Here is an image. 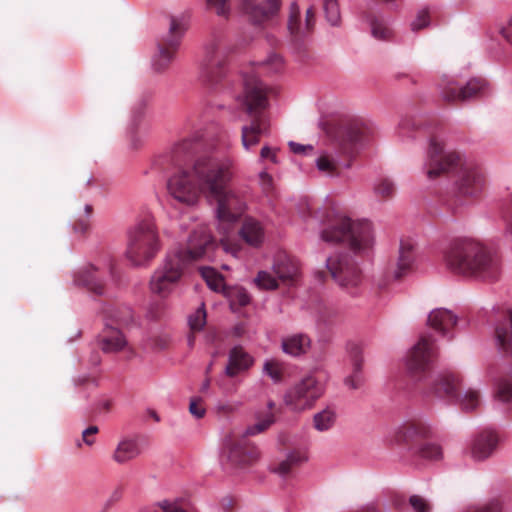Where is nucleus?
<instances>
[{
  "label": "nucleus",
  "mask_w": 512,
  "mask_h": 512,
  "mask_svg": "<svg viewBox=\"0 0 512 512\" xmlns=\"http://www.w3.org/2000/svg\"><path fill=\"white\" fill-rule=\"evenodd\" d=\"M199 143L195 140L185 139L176 144L169 153L160 156L154 165L171 175L167 179V191L175 201L193 205L201 193L216 191L218 187L212 177H215L219 168L218 158L203 156L193 161Z\"/></svg>",
  "instance_id": "f257e3e1"
},
{
  "label": "nucleus",
  "mask_w": 512,
  "mask_h": 512,
  "mask_svg": "<svg viewBox=\"0 0 512 512\" xmlns=\"http://www.w3.org/2000/svg\"><path fill=\"white\" fill-rule=\"evenodd\" d=\"M436 357L435 340L432 335H422L406 357V367L416 381H427L424 394L459 405L465 411H473L480 405L479 391L468 389L459 393L458 378L451 373H431L433 359Z\"/></svg>",
  "instance_id": "f03ea898"
},
{
  "label": "nucleus",
  "mask_w": 512,
  "mask_h": 512,
  "mask_svg": "<svg viewBox=\"0 0 512 512\" xmlns=\"http://www.w3.org/2000/svg\"><path fill=\"white\" fill-rule=\"evenodd\" d=\"M445 266L452 273L494 282L502 272L501 259L491 247L468 237L456 238L443 252Z\"/></svg>",
  "instance_id": "7ed1b4c3"
},
{
  "label": "nucleus",
  "mask_w": 512,
  "mask_h": 512,
  "mask_svg": "<svg viewBox=\"0 0 512 512\" xmlns=\"http://www.w3.org/2000/svg\"><path fill=\"white\" fill-rule=\"evenodd\" d=\"M333 151H326L315 159L320 172L338 176L341 168L349 169L359 152L374 134L373 127L359 118L335 125L331 130Z\"/></svg>",
  "instance_id": "20e7f679"
},
{
  "label": "nucleus",
  "mask_w": 512,
  "mask_h": 512,
  "mask_svg": "<svg viewBox=\"0 0 512 512\" xmlns=\"http://www.w3.org/2000/svg\"><path fill=\"white\" fill-rule=\"evenodd\" d=\"M423 169L431 180L443 173L456 172L455 190L461 197H475L481 193L485 178L481 168L463 159L455 151H446L437 137L429 138Z\"/></svg>",
  "instance_id": "39448f33"
},
{
  "label": "nucleus",
  "mask_w": 512,
  "mask_h": 512,
  "mask_svg": "<svg viewBox=\"0 0 512 512\" xmlns=\"http://www.w3.org/2000/svg\"><path fill=\"white\" fill-rule=\"evenodd\" d=\"M243 93L236 97L237 102L251 118L250 123L241 128V141L245 150L255 147L260 137L269 135L270 120L266 113L269 106L265 84L254 73L243 75Z\"/></svg>",
  "instance_id": "423d86ee"
},
{
  "label": "nucleus",
  "mask_w": 512,
  "mask_h": 512,
  "mask_svg": "<svg viewBox=\"0 0 512 512\" xmlns=\"http://www.w3.org/2000/svg\"><path fill=\"white\" fill-rule=\"evenodd\" d=\"M320 237L331 244L345 243L355 253L367 252L375 242L373 225L369 220L353 221L340 215L324 224Z\"/></svg>",
  "instance_id": "0eeeda50"
},
{
  "label": "nucleus",
  "mask_w": 512,
  "mask_h": 512,
  "mask_svg": "<svg viewBox=\"0 0 512 512\" xmlns=\"http://www.w3.org/2000/svg\"><path fill=\"white\" fill-rule=\"evenodd\" d=\"M219 172L212 177L215 181L216 191H206V196L217 201L215 210L216 218L221 223L232 224L243 214L246 204L235 192L228 189L232 179L231 162L227 159H219L217 162Z\"/></svg>",
  "instance_id": "6e6552de"
},
{
  "label": "nucleus",
  "mask_w": 512,
  "mask_h": 512,
  "mask_svg": "<svg viewBox=\"0 0 512 512\" xmlns=\"http://www.w3.org/2000/svg\"><path fill=\"white\" fill-rule=\"evenodd\" d=\"M160 249L154 221L144 218L128 230L126 256L134 266L148 264Z\"/></svg>",
  "instance_id": "1a4fd4ad"
},
{
  "label": "nucleus",
  "mask_w": 512,
  "mask_h": 512,
  "mask_svg": "<svg viewBox=\"0 0 512 512\" xmlns=\"http://www.w3.org/2000/svg\"><path fill=\"white\" fill-rule=\"evenodd\" d=\"M326 270L314 272L315 278L323 282L328 275L352 296L358 294V287L362 282L361 270L356 261L347 253H341L325 260Z\"/></svg>",
  "instance_id": "9d476101"
},
{
  "label": "nucleus",
  "mask_w": 512,
  "mask_h": 512,
  "mask_svg": "<svg viewBox=\"0 0 512 512\" xmlns=\"http://www.w3.org/2000/svg\"><path fill=\"white\" fill-rule=\"evenodd\" d=\"M188 266L180 250H170L150 279V290L160 297H167L178 286Z\"/></svg>",
  "instance_id": "9b49d317"
},
{
  "label": "nucleus",
  "mask_w": 512,
  "mask_h": 512,
  "mask_svg": "<svg viewBox=\"0 0 512 512\" xmlns=\"http://www.w3.org/2000/svg\"><path fill=\"white\" fill-rule=\"evenodd\" d=\"M222 37L214 34L204 46V56L200 63L199 77L211 87L219 84L228 72L225 55L221 52Z\"/></svg>",
  "instance_id": "f8f14e48"
},
{
  "label": "nucleus",
  "mask_w": 512,
  "mask_h": 512,
  "mask_svg": "<svg viewBox=\"0 0 512 512\" xmlns=\"http://www.w3.org/2000/svg\"><path fill=\"white\" fill-rule=\"evenodd\" d=\"M107 278L113 282L118 281L116 270L111 262L103 269L92 264L80 268L73 275V283L76 286L84 287L96 296H104L106 295Z\"/></svg>",
  "instance_id": "ddd939ff"
},
{
  "label": "nucleus",
  "mask_w": 512,
  "mask_h": 512,
  "mask_svg": "<svg viewBox=\"0 0 512 512\" xmlns=\"http://www.w3.org/2000/svg\"><path fill=\"white\" fill-rule=\"evenodd\" d=\"M324 387L314 376L308 375L292 386L284 395V402L295 411L310 408L321 397Z\"/></svg>",
  "instance_id": "4468645a"
},
{
  "label": "nucleus",
  "mask_w": 512,
  "mask_h": 512,
  "mask_svg": "<svg viewBox=\"0 0 512 512\" xmlns=\"http://www.w3.org/2000/svg\"><path fill=\"white\" fill-rule=\"evenodd\" d=\"M438 86L445 101H465L484 94L487 82L482 78H471L465 84H461L454 78L444 75Z\"/></svg>",
  "instance_id": "2eb2a0df"
},
{
  "label": "nucleus",
  "mask_w": 512,
  "mask_h": 512,
  "mask_svg": "<svg viewBox=\"0 0 512 512\" xmlns=\"http://www.w3.org/2000/svg\"><path fill=\"white\" fill-rule=\"evenodd\" d=\"M258 458L259 452L257 449L235 444L230 439L225 440L220 453V462L225 469L242 468Z\"/></svg>",
  "instance_id": "dca6fc26"
},
{
  "label": "nucleus",
  "mask_w": 512,
  "mask_h": 512,
  "mask_svg": "<svg viewBox=\"0 0 512 512\" xmlns=\"http://www.w3.org/2000/svg\"><path fill=\"white\" fill-rule=\"evenodd\" d=\"M433 434L434 428L429 421L424 418H418L398 426L390 442L409 444L430 438Z\"/></svg>",
  "instance_id": "f3484780"
},
{
  "label": "nucleus",
  "mask_w": 512,
  "mask_h": 512,
  "mask_svg": "<svg viewBox=\"0 0 512 512\" xmlns=\"http://www.w3.org/2000/svg\"><path fill=\"white\" fill-rule=\"evenodd\" d=\"M243 12L254 24H261L275 17L281 7L280 0H242Z\"/></svg>",
  "instance_id": "a211bd4d"
},
{
  "label": "nucleus",
  "mask_w": 512,
  "mask_h": 512,
  "mask_svg": "<svg viewBox=\"0 0 512 512\" xmlns=\"http://www.w3.org/2000/svg\"><path fill=\"white\" fill-rule=\"evenodd\" d=\"M213 245V238L205 227L195 229L189 236L187 248L177 247L173 250H180L186 262L189 264L193 260L202 257L206 250Z\"/></svg>",
  "instance_id": "6ab92c4d"
},
{
  "label": "nucleus",
  "mask_w": 512,
  "mask_h": 512,
  "mask_svg": "<svg viewBox=\"0 0 512 512\" xmlns=\"http://www.w3.org/2000/svg\"><path fill=\"white\" fill-rule=\"evenodd\" d=\"M499 438L495 431L484 429L477 433L470 443L471 457L476 461L489 458L495 451Z\"/></svg>",
  "instance_id": "aec40b11"
},
{
  "label": "nucleus",
  "mask_w": 512,
  "mask_h": 512,
  "mask_svg": "<svg viewBox=\"0 0 512 512\" xmlns=\"http://www.w3.org/2000/svg\"><path fill=\"white\" fill-rule=\"evenodd\" d=\"M427 321L428 325L441 336L452 339L453 335H450V330L457 324L458 317L449 309L436 308L429 313Z\"/></svg>",
  "instance_id": "412c9836"
},
{
  "label": "nucleus",
  "mask_w": 512,
  "mask_h": 512,
  "mask_svg": "<svg viewBox=\"0 0 512 512\" xmlns=\"http://www.w3.org/2000/svg\"><path fill=\"white\" fill-rule=\"evenodd\" d=\"M98 344L104 353H115L123 350L127 341L119 327L106 322L102 333L98 336Z\"/></svg>",
  "instance_id": "4be33fe9"
},
{
  "label": "nucleus",
  "mask_w": 512,
  "mask_h": 512,
  "mask_svg": "<svg viewBox=\"0 0 512 512\" xmlns=\"http://www.w3.org/2000/svg\"><path fill=\"white\" fill-rule=\"evenodd\" d=\"M253 363L254 358L241 345H235L229 351L224 373L228 377H235L238 373L248 370Z\"/></svg>",
  "instance_id": "5701e85b"
},
{
  "label": "nucleus",
  "mask_w": 512,
  "mask_h": 512,
  "mask_svg": "<svg viewBox=\"0 0 512 512\" xmlns=\"http://www.w3.org/2000/svg\"><path fill=\"white\" fill-rule=\"evenodd\" d=\"M347 352L350 357L353 371L345 378V384L351 389H357L362 383L363 349L359 343L349 342Z\"/></svg>",
  "instance_id": "b1692460"
},
{
  "label": "nucleus",
  "mask_w": 512,
  "mask_h": 512,
  "mask_svg": "<svg viewBox=\"0 0 512 512\" xmlns=\"http://www.w3.org/2000/svg\"><path fill=\"white\" fill-rule=\"evenodd\" d=\"M239 236L249 246L258 248L263 244L265 238L263 225L252 217H246L239 230Z\"/></svg>",
  "instance_id": "393cba45"
},
{
  "label": "nucleus",
  "mask_w": 512,
  "mask_h": 512,
  "mask_svg": "<svg viewBox=\"0 0 512 512\" xmlns=\"http://www.w3.org/2000/svg\"><path fill=\"white\" fill-rule=\"evenodd\" d=\"M415 260L414 243L412 240H401L397 267L393 272V278L399 280L412 268Z\"/></svg>",
  "instance_id": "a878e982"
},
{
  "label": "nucleus",
  "mask_w": 512,
  "mask_h": 512,
  "mask_svg": "<svg viewBox=\"0 0 512 512\" xmlns=\"http://www.w3.org/2000/svg\"><path fill=\"white\" fill-rule=\"evenodd\" d=\"M185 31V23L172 16L170 17L168 32L157 42H160L164 47L175 53L181 44Z\"/></svg>",
  "instance_id": "bb28decb"
},
{
  "label": "nucleus",
  "mask_w": 512,
  "mask_h": 512,
  "mask_svg": "<svg viewBox=\"0 0 512 512\" xmlns=\"http://www.w3.org/2000/svg\"><path fill=\"white\" fill-rule=\"evenodd\" d=\"M311 339L303 333L293 334L282 339V351L292 357L306 354L310 348Z\"/></svg>",
  "instance_id": "cd10ccee"
},
{
  "label": "nucleus",
  "mask_w": 512,
  "mask_h": 512,
  "mask_svg": "<svg viewBox=\"0 0 512 512\" xmlns=\"http://www.w3.org/2000/svg\"><path fill=\"white\" fill-rule=\"evenodd\" d=\"M298 261L286 253H278L273 263V271L281 280H291L298 273Z\"/></svg>",
  "instance_id": "c85d7f7f"
},
{
  "label": "nucleus",
  "mask_w": 512,
  "mask_h": 512,
  "mask_svg": "<svg viewBox=\"0 0 512 512\" xmlns=\"http://www.w3.org/2000/svg\"><path fill=\"white\" fill-rule=\"evenodd\" d=\"M362 20L370 27L371 35L376 40L387 41L392 37V30L383 17L373 12H365L362 14Z\"/></svg>",
  "instance_id": "c756f323"
},
{
  "label": "nucleus",
  "mask_w": 512,
  "mask_h": 512,
  "mask_svg": "<svg viewBox=\"0 0 512 512\" xmlns=\"http://www.w3.org/2000/svg\"><path fill=\"white\" fill-rule=\"evenodd\" d=\"M102 312L105 317V323L108 322L115 327L121 325H128L133 321L132 310L129 307H114L112 305L104 304Z\"/></svg>",
  "instance_id": "7c9ffc66"
},
{
  "label": "nucleus",
  "mask_w": 512,
  "mask_h": 512,
  "mask_svg": "<svg viewBox=\"0 0 512 512\" xmlns=\"http://www.w3.org/2000/svg\"><path fill=\"white\" fill-rule=\"evenodd\" d=\"M140 453L141 449L137 440L123 439L118 443L113 454V459L119 464H124L139 456Z\"/></svg>",
  "instance_id": "2f4dec72"
},
{
  "label": "nucleus",
  "mask_w": 512,
  "mask_h": 512,
  "mask_svg": "<svg viewBox=\"0 0 512 512\" xmlns=\"http://www.w3.org/2000/svg\"><path fill=\"white\" fill-rule=\"evenodd\" d=\"M398 135L405 141L406 139H415L426 136L427 133L422 124L414 117H404L398 125Z\"/></svg>",
  "instance_id": "473e14b6"
},
{
  "label": "nucleus",
  "mask_w": 512,
  "mask_h": 512,
  "mask_svg": "<svg viewBox=\"0 0 512 512\" xmlns=\"http://www.w3.org/2000/svg\"><path fill=\"white\" fill-rule=\"evenodd\" d=\"M147 100L140 99L135 106L132 108L131 115V126H130V142L132 148L136 149L141 146L142 140L137 136V130L140 124V120L144 116Z\"/></svg>",
  "instance_id": "72a5a7b5"
},
{
  "label": "nucleus",
  "mask_w": 512,
  "mask_h": 512,
  "mask_svg": "<svg viewBox=\"0 0 512 512\" xmlns=\"http://www.w3.org/2000/svg\"><path fill=\"white\" fill-rule=\"evenodd\" d=\"M175 53L157 42V52L152 56V69L157 73L164 72L174 59Z\"/></svg>",
  "instance_id": "f704fd0d"
},
{
  "label": "nucleus",
  "mask_w": 512,
  "mask_h": 512,
  "mask_svg": "<svg viewBox=\"0 0 512 512\" xmlns=\"http://www.w3.org/2000/svg\"><path fill=\"white\" fill-rule=\"evenodd\" d=\"M336 422V412L327 407L313 417L314 428L319 432L330 430Z\"/></svg>",
  "instance_id": "c9c22d12"
},
{
  "label": "nucleus",
  "mask_w": 512,
  "mask_h": 512,
  "mask_svg": "<svg viewBox=\"0 0 512 512\" xmlns=\"http://www.w3.org/2000/svg\"><path fill=\"white\" fill-rule=\"evenodd\" d=\"M323 10L326 21L332 27H340L341 13L337 0H323Z\"/></svg>",
  "instance_id": "e433bc0d"
},
{
  "label": "nucleus",
  "mask_w": 512,
  "mask_h": 512,
  "mask_svg": "<svg viewBox=\"0 0 512 512\" xmlns=\"http://www.w3.org/2000/svg\"><path fill=\"white\" fill-rule=\"evenodd\" d=\"M201 276L205 280L207 286L213 291H219L223 284V277L212 267H202Z\"/></svg>",
  "instance_id": "4c0bfd02"
},
{
  "label": "nucleus",
  "mask_w": 512,
  "mask_h": 512,
  "mask_svg": "<svg viewBox=\"0 0 512 512\" xmlns=\"http://www.w3.org/2000/svg\"><path fill=\"white\" fill-rule=\"evenodd\" d=\"M275 422L273 413L269 412L262 419H259L255 424L248 426L244 431L245 436H254L268 429Z\"/></svg>",
  "instance_id": "58836bf2"
},
{
  "label": "nucleus",
  "mask_w": 512,
  "mask_h": 512,
  "mask_svg": "<svg viewBox=\"0 0 512 512\" xmlns=\"http://www.w3.org/2000/svg\"><path fill=\"white\" fill-rule=\"evenodd\" d=\"M420 457L428 460H438L442 458V448L435 443H424L417 449Z\"/></svg>",
  "instance_id": "ea45409f"
},
{
  "label": "nucleus",
  "mask_w": 512,
  "mask_h": 512,
  "mask_svg": "<svg viewBox=\"0 0 512 512\" xmlns=\"http://www.w3.org/2000/svg\"><path fill=\"white\" fill-rule=\"evenodd\" d=\"M374 192L379 196L389 198L395 192V185L390 179L381 178L375 182Z\"/></svg>",
  "instance_id": "a19ab883"
},
{
  "label": "nucleus",
  "mask_w": 512,
  "mask_h": 512,
  "mask_svg": "<svg viewBox=\"0 0 512 512\" xmlns=\"http://www.w3.org/2000/svg\"><path fill=\"white\" fill-rule=\"evenodd\" d=\"M254 282L263 289L273 290L278 287L277 279L267 271H259Z\"/></svg>",
  "instance_id": "79ce46f5"
},
{
  "label": "nucleus",
  "mask_w": 512,
  "mask_h": 512,
  "mask_svg": "<svg viewBox=\"0 0 512 512\" xmlns=\"http://www.w3.org/2000/svg\"><path fill=\"white\" fill-rule=\"evenodd\" d=\"M188 323L190 328L195 331H200L204 328L206 324V311L204 309V304H202L201 308L197 309L188 317Z\"/></svg>",
  "instance_id": "37998d69"
},
{
  "label": "nucleus",
  "mask_w": 512,
  "mask_h": 512,
  "mask_svg": "<svg viewBox=\"0 0 512 512\" xmlns=\"http://www.w3.org/2000/svg\"><path fill=\"white\" fill-rule=\"evenodd\" d=\"M299 15L300 9L296 2L291 3L290 6V16L288 20V29L292 35L297 36L299 33Z\"/></svg>",
  "instance_id": "c03bdc74"
},
{
  "label": "nucleus",
  "mask_w": 512,
  "mask_h": 512,
  "mask_svg": "<svg viewBox=\"0 0 512 512\" xmlns=\"http://www.w3.org/2000/svg\"><path fill=\"white\" fill-rule=\"evenodd\" d=\"M464 512H502L498 500H492L482 506H469Z\"/></svg>",
  "instance_id": "a18cd8bd"
},
{
  "label": "nucleus",
  "mask_w": 512,
  "mask_h": 512,
  "mask_svg": "<svg viewBox=\"0 0 512 512\" xmlns=\"http://www.w3.org/2000/svg\"><path fill=\"white\" fill-rule=\"evenodd\" d=\"M263 373L269 376L274 383H279L282 381L281 371L270 360H266L264 362Z\"/></svg>",
  "instance_id": "49530a36"
},
{
  "label": "nucleus",
  "mask_w": 512,
  "mask_h": 512,
  "mask_svg": "<svg viewBox=\"0 0 512 512\" xmlns=\"http://www.w3.org/2000/svg\"><path fill=\"white\" fill-rule=\"evenodd\" d=\"M430 23L429 14L426 9H422L418 12L416 18L411 22V29L418 31L427 27Z\"/></svg>",
  "instance_id": "de8ad7c7"
},
{
  "label": "nucleus",
  "mask_w": 512,
  "mask_h": 512,
  "mask_svg": "<svg viewBox=\"0 0 512 512\" xmlns=\"http://www.w3.org/2000/svg\"><path fill=\"white\" fill-rule=\"evenodd\" d=\"M409 503L414 512H430V504L419 495L410 496Z\"/></svg>",
  "instance_id": "09e8293b"
},
{
  "label": "nucleus",
  "mask_w": 512,
  "mask_h": 512,
  "mask_svg": "<svg viewBox=\"0 0 512 512\" xmlns=\"http://www.w3.org/2000/svg\"><path fill=\"white\" fill-rule=\"evenodd\" d=\"M272 73H278L283 68V59L278 54H271L263 63Z\"/></svg>",
  "instance_id": "8fccbe9b"
},
{
  "label": "nucleus",
  "mask_w": 512,
  "mask_h": 512,
  "mask_svg": "<svg viewBox=\"0 0 512 512\" xmlns=\"http://www.w3.org/2000/svg\"><path fill=\"white\" fill-rule=\"evenodd\" d=\"M228 0H207L209 6L214 7L216 14L221 17H228L230 7L227 4Z\"/></svg>",
  "instance_id": "3c124183"
},
{
  "label": "nucleus",
  "mask_w": 512,
  "mask_h": 512,
  "mask_svg": "<svg viewBox=\"0 0 512 512\" xmlns=\"http://www.w3.org/2000/svg\"><path fill=\"white\" fill-rule=\"evenodd\" d=\"M288 146L290 150L297 155H310L314 151V147L311 144H300L294 141H289Z\"/></svg>",
  "instance_id": "603ef678"
},
{
  "label": "nucleus",
  "mask_w": 512,
  "mask_h": 512,
  "mask_svg": "<svg viewBox=\"0 0 512 512\" xmlns=\"http://www.w3.org/2000/svg\"><path fill=\"white\" fill-rule=\"evenodd\" d=\"M259 181L263 191L269 192L272 189L273 178L268 172L261 171L259 173Z\"/></svg>",
  "instance_id": "864d4df0"
},
{
  "label": "nucleus",
  "mask_w": 512,
  "mask_h": 512,
  "mask_svg": "<svg viewBox=\"0 0 512 512\" xmlns=\"http://www.w3.org/2000/svg\"><path fill=\"white\" fill-rule=\"evenodd\" d=\"M189 412L191 415H193L196 419H200L205 415V408L199 406L198 399L193 398L190 400L189 403Z\"/></svg>",
  "instance_id": "5fc2aeb1"
},
{
  "label": "nucleus",
  "mask_w": 512,
  "mask_h": 512,
  "mask_svg": "<svg viewBox=\"0 0 512 512\" xmlns=\"http://www.w3.org/2000/svg\"><path fill=\"white\" fill-rule=\"evenodd\" d=\"M98 432L97 426H89L82 432V440L86 445L91 446L94 444L95 439L91 438V435H94Z\"/></svg>",
  "instance_id": "6e6d98bb"
},
{
  "label": "nucleus",
  "mask_w": 512,
  "mask_h": 512,
  "mask_svg": "<svg viewBox=\"0 0 512 512\" xmlns=\"http://www.w3.org/2000/svg\"><path fill=\"white\" fill-rule=\"evenodd\" d=\"M260 159H270L273 163H277L276 151L272 150L268 145H264L260 151Z\"/></svg>",
  "instance_id": "4d7b16f0"
},
{
  "label": "nucleus",
  "mask_w": 512,
  "mask_h": 512,
  "mask_svg": "<svg viewBox=\"0 0 512 512\" xmlns=\"http://www.w3.org/2000/svg\"><path fill=\"white\" fill-rule=\"evenodd\" d=\"M122 495H123V491L120 487L116 488L112 493L111 495L109 496V498L107 499V501L105 502V509H108L109 507H111L114 503L118 502L121 498H122Z\"/></svg>",
  "instance_id": "13d9d810"
},
{
  "label": "nucleus",
  "mask_w": 512,
  "mask_h": 512,
  "mask_svg": "<svg viewBox=\"0 0 512 512\" xmlns=\"http://www.w3.org/2000/svg\"><path fill=\"white\" fill-rule=\"evenodd\" d=\"M292 466L290 465L289 461L286 459L278 464V466L273 470L275 473L279 474L282 477H286L290 471Z\"/></svg>",
  "instance_id": "bf43d9fd"
},
{
  "label": "nucleus",
  "mask_w": 512,
  "mask_h": 512,
  "mask_svg": "<svg viewBox=\"0 0 512 512\" xmlns=\"http://www.w3.org/2000/svg\"><path fill=\"white\" fill-rule=\"evenodd\" d=\"M286 460L289 461L290 465L293 467L294 465H298V464L306 461L307 458L300 453L290 452L287 455Z\"/></svg>",
  "instance_id": "052dcab7"
},
{
  "label": "nucleus",
  "mask_w": 512,
  "mask_h": 512,
  "mask_svg": "<svg viewBox=\"0 0 512 512\" xmlns=\"http://www.w3.org/2000/svg\"><path fill=\"white\" fill-rule=\"evenodd\" d=\"M314 24H315V13L313 11V8L309 7L306 10L305 27L309 31V30L313 29Z\"/></svg>",
  "instance_id": "680f3d73"
},
{
  "label": "nucleus",
  "mask_w": 512,
  "mask_h": 512,
  "mask_svg": "<svg viewBox=\"0 0 512 512\" xmlns=\"http://www.w3.org/2000/svg\"><path fill=\"white\" fill-rule=\"evenodd\" d=\"M502 36L512 44V26L503 27L501 29Z\"/></svg>",
  "instance_id": "e2e57ef3"
},
{
  "label": "nucleus",
  "mask_w": 512,
  "mask_h": 512,
  "mask_svg": "<svg viewBox=\"0 0 512 512\" xmlns=\"http://www.w3.org/2000/svg\"><path fill=\"white\" fill-rule=\"evenodd\" d=\"M88 228V223L86 221H80L77 225H75L74 230L76 232H85Z\"/></svg>",
  "instance_id": "0e129e2a"
},
{
  "label": "nucleus",
  "mask_w": 512,
  "mask_h": 512,
  "mask_svg": "<svg viewBox=\"0 0 512 512\" xmlns=\"http://www.w3.org/2000/svg\"><path fill=\"white\" fill-rule=\"evenodd\" d=\"M148 414L156 421V422H159L160 421V417L159 415L157 414L156 411L154 410H148Z\"/></svg>",
  "instance_id": "69168bd1"
},
{
  "label": "nucleus",
  "mask_w": 512,
  "mask_h": 512,
  "mask_svg": "<svg viewBox=\"0 0 512 512\" xmlns=\"http://www.w3.org/2000/svg\"><path fill=\"white\" fill-rule=\"evenodd\" d=\"M100 406L104 410H109L110 408V401L109 400H103L100 402Z\"/></svg>",
  "instance_id": "338daca9"
},
{
  "label": "nucleus",
  "mask_w": 512,
  "mask_h": 512,
  "mask_svg": "<svg viewBox=\"0 0 512 512\" xmlns=\"http://www.w3.org/2000/svg\"><path fill=\"white\" fill-rule=\"evenodd\" d=\"M84 210H85L86 216L88 217L90 215V213L92 212V206L89 204H86L84 207Z\"/></svg>",
  "instance_id": "774afa93"
}]
</instances>
